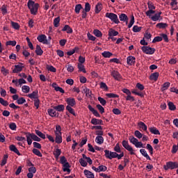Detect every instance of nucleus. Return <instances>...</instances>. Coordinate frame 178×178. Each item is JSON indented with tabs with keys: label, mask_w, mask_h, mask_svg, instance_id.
Instances as JSON below:
<instances>
[{
	"label": "nucleus",
	"mask_w": 178,
	"mask_h": 178,
	"mask_svg": "<svg viewBox=\"0 0 178 178\" xmlns=\"http://www.w3.org/2000/svg\"><path fill=\"white\" fill-rule=\"evenodd\" d=\"M120 20L121 22H126V24L129 23V22L127 21L129 20V17H127V15H126V14H121L120 15Z\"/></svg>",
	"instance_id": "nucleus-24"
},
{
	"label": "nucleus",
	"mask_w": 178,
	"mask_h": 178,
	"mask_svg": "<svg viewBox=\"0 0 178 178\" xmlns=\"http://www.w3.org/2000/svg\"><path fill=\"white\" fill-rule=\"evenodd\" d=\"M140 154H142V155L143 156H145V158H146L149 161H151V157H149V156L148 155V154L147 153V151H145V149H140Z\"/></svg>",
	"instance_id": "nucleus-29"
},
{
	"label": "nucleus",
	"mask_w": 178,
	"mask_h": 178,
	"mask_svg": "<svg viewBox=\"0 0 178 178\" xmlns=\"http://www.w3.org/2000/svg\"><path fill=\"white\" fill-rule=\"evenodd\" d=\"M79 163H80L83 168H86V166H87V165H88L87 161H86L84 159H79Z\"/></svg>",
	"instance_id": "nucleus-64"
},
{
	"label": "nucleus",
	"mask_w": 178,
	"mask_h": 178,
	"mask_svg": "<svg viewBox=\"0 0 178 178\" xmlns=\"http://www.w3.org/2000/svg\"><path fill=\"white\" fill-rule=\"evenodd\" d=\"M60 22V17H57L54 19V27H59V22Z\"/></svg>",
	"instance_id": "nucleus-34"
},
{
	"label": "nucleus",
	"mask_w": 178,
	"mask_h": 178,
	"mask_svg": "<svg viewBox=\"0 0 178 178\" xmlns=\"http://www.w3.org/2000/svg\"><path fill=\"white\" fill-rule=\"evenodd\" d=\"M60 163L63 166V172H67V173H70V172H72V170L70 168V164L69 163V162H67V160L66 159V157L65 156L60 157Z\"/></svg>",
	"instance_id": "nucleus-4"
},
{
	"label": "nucleus",
	"mask_w": 178,
	"mask_h": 178,
	"mask_svg": "<svg viewBox=\"0 0 178 178\" xmlns=\"http://www.w3.org/2000/svg\"><path fill=\"white\" fill-rule=\"evenodd\" d=\"M141 29H143V27L135 25L133 27V31L134 33H140V31H141Z\"/></svg>",
	"instance_id": "nucleus-50"
},
{
	"label": "nucleus",
	"mask_w": 178,
	"mask_h": 178,
	"mask_svg": "<svg viewBox=\"0 0 178 178\" xmlns=\"http://www.w3.org/2000/svg\"><path fill=\"white\" fill-rule=\"evenodd\" d=\"M161 15H162V12L156 13L154 16L151 17L152 20H153V22H157V20H159V17H161Z\"/></svg>",
	"instance_id": "nucleus-28"
},
{
	"label": "nucleus",
	"mask_w": 178,
	"mask_h": 178,
	"mask_svg": "<svg viewBox=\"0 0 178 178\" xmlns=\"http://www.w3.org/2000/svg\"><path fill=\"white\" fill-rule=\"evenodd\" d=\"M97 99L100 102L101 105H102L103 106H105V105H106V100H105V99L99 97Z\"/></svg>",
	"instance_id": "nucleus-55"
},
{
	"label": "nucleus",
	"mask_w": 178,
	"mask_h": 178,
	"mask_svg": "<svg viewBox=\"0 0 178 178\" xmlns=\"http://www.w3.org/2000/svg\"><path fill=\"white\" fill-rule=\"evenodd\" d=\"M7 161H8V154H5L1 163V166H5V165H6Z\"/></svg>",
	"instance_id": "nucleus-49"
},
{
	"label": "nucleus",
	"mask_w": 178,
	"mask_h": 178,
	"mask_svg": "<svg viewBox=\"0 0 178 178\" xmlns=\"http://www.w3.org/2000/svg\"><path fill=\"white\" fill-rule=\"evenodd\" d=\"M129 140L130 143L134 144V145H136V143L138 141V139L134 138V136H129Z\"/></svg>",
	"instance_id": "nucleus-46"
},
{
	"label": "nucleus",
	"mask_w": 178,
	"mask_h": 178,
	"mask_svg": "<svg viewBox=\"0 0 178 178\" xmlns=\"http://www.w3.org/2000/svg\"><path fill=\"white\" fill-rule=\"evenodd\" d=\"M118 34H119V32H118L117 31H115V29H111L108 31L109 37H115V36L118 35Z\"/></svg>",
	"instance_id": "nucleus-25"
},
{
	"label": "nucleus",
	"mask_w": 178,
	"mask_h": 178,
	"mask_svg": "<svg viewBox=\"0 0 178 178\" xmlns=\"http://www.w3.org/2000/svg\"><path fill=\"white\" fill-rule=\"evenodd\" d=\"M22 90L24 94H29V92H30V86H23Z\"/></svg>",
	"instance_id": "nucleus-39"
},
{
	"label": "nucleus",
	"mask_w": 178,
	"mask_h": 178,
	"mask_svg": "<svg viewBox=\"0 0 178 178\" xmlns=\"http://www.w3.org/2000/svg\"><path fill=\"white\" fill-rule=\"evenodd\" d=\"M100 88H104V91H108V86L104 82L100 83Z\"/></svg>",
	"instance_id": "nucleus-63"
},
{
	"label": "nucleus",
	"mask_w": 178,
	"mask_h": 178,
	"mask_svg": "<svg viewBox=\"0 0 178 178\" xmlns=\"http://www.w3.org/2000/svg\"><path fill=\"white\" fill-rule=\"evenodd\" d=\"M96 143L99 145L104 144V137L97 136L96 137Z\"/></svg>",
	"instance_id": "nucleus-36"
},
{
	"label": "nucleus",
	"mask_w": 178,
	"mask_h": 178,
	"mask_svg": "<svg viewBox=\"0 0 178 178\" xmlns=\"http://www.w3.org/2000/svg\"><path fill=\"white\" fill-rule=\"evenodd\" d=\"M159 77V72H154L149 76L150 80H153L154 81H156Z\"/></svg>",
	"instance_id": "nucleus-21"
},
{
	"label": "nucleus",
	"mask_w": 178,
	"mask_h": 178,
	"mask_svg": "<svg viewBox=\"0 0 178 178\" xmlns=\"http://www.w3.org/2000/svg\"><path fill=\"white\" fill-rule=\"evenodd\" d=\"M47 70H49V72H52V73H56V68H55L52 65H47Z\"/></svg>",
	"instance_id": "nucleus-44"
},
{
	"label": "nucleus",
	"mask_w": 178,
	"mask_h": 178,
	"mask_svg": "<svg viewBox=\"0 0 178 178\" xmlns=\"http://www.w3.org/2000/svg\"><path fill=\"white\" fill-rule=\"evenodd\" d=\"M147 6L149 8V10L146 12V15L149 16V17H151V15H154L155 13V6H154V3L152 1L147 2Z\"/></svg>",
	"instance_id": "nucleus-6"
},
{
	"label": "nucleus",
	"mask_w": 178,
	"mask_h": 178,
	"mask_svg": "<svg viewBox=\"0 0 178 178\" xmlns=\"http://www.w3.org/2000/svg\"><path fill=\"white\" fill-rule=\"evenodd\" d=\"M149 131L152 133V134H156L158 136L161 135V132H159V130H158L156 127L149 128Z\"/></svg>",
	"instance_id": "nucleus-27"
},
{
	"label": "nucleus",
	"mask_w": 178,
	"mask_h": 178,
	"mask_svg": "<svg viewBox=\"0 0 178 178\" xmlns=\"http://www.w3.org/2000/svg\"><path fill=\"white\" fill-rule=\"evenodd\" d=\"M82 8H83V7L81 6V4H77V5H76V6H75V13H76V14L80 13V10H81Z\"/></svg>",
	"instance_id": "nucleus-59"
},
{
	"label": "nucleus",
	"mask_w": 178,
	"mask_h": 178,
	"mask_svg": "<svg viewBox=\"0 0 178 178\" xmlns=\"http://www.w3.org/2000/svg\"><path fill=\"white\" fill-rule=\"evenodd\" d=\"M106 17H108L111 19V22H113L115 23V24H119L120 22L119 21V19L118 18V15L113 13H106Z\"/></svg>",
	"instance_id": "nucleus-5"
},
{
	"label": "nucleus",
	"mask_w": 178,
	"mask_h": 178,
	"mask_svg": "<svg viewBox=\"0 0 178 178\" xmlns=\"http://www.w3.org/2000/svg\"><path fill=\"white\" fill-rule=\"evenodd\" d=\"M55 141L56 144H62V135H56Z\"/></svg>",
	"instance_id": "nucleus-42"
},
{
	"label": "nucleus",
	"mask_w": 178,
	"mask_h": 178,
	"mask_svg": "<svg viewBox=\"0 0 178 178\" xmlns=\"http://www.w3.org/2000/svg\"><path fill=\"white\" fill-rule=\"evenodd\" d=\"M111 76H112L115 80H117V81H120L122 80V75H120L118 71L113 70Z\"/></svg>",
	"instance_id": "nucleus-10"
},
{
	"label": "nucleus",
	"mask_w": 178,
	"mask_h": 178,
	"mask_svg": "<svg viewBox=\"0 0 178 178\" xmlns=\"http://www.w3.org/2000/svg\"><path fill=\"white\" fill-rule=\"evenodd\" d=\"M36 55L41 56V55H42V54H44V51H42V49H41V46L37 44L36 45V48H35V51Z\"/></svg>",
	"instance_id": "nucleus-17"
},
{
	"label": "nucleus",
	"mask_w": 178,
	"mask_h": 178,
	"mask_svg": "<svg viewBox=\"0 0 178 178\" xmlns=\"http://www.w3.org/2000/svg\"><path fill=\"white\" fill-rule=\"evenodd\" d=\"M127 62L128 65H134L136 63V57L129 56L127 58Z\"/></svg>",
	"instance_id": "nucleus-18"
},
{
	"label": "nucleus",
	"mask_w": 178,
	"mask_h": 178,
	"mask_svg": "<svg viewBox=\"0 0 178 178\" xmlns=\"http://www.w3.org/2000/svg\"><path fill=\"white\" fill-rule=\"evenodd\" d=\"M67 67V72H70V73H72V72H74V67L72 66L69 63H67V65L65 66Z\"/></svg>",
	"instance_id": "nucleus-53"
},
{
	"label": "nucleus",
	"mask_w": 178,
	"mask_h": 178,
	"mask_svg": "<svg viewBox=\"0 0 178 178\" xmlns=\"http://www.w3.org/2000/svg\"><path fill=\"white\" fill-rule=\"evenodd\" d=\"M156 27H158L159 29H166V27H168V24L166 23H159L156 24Z\"/></svg>",
	"instance_id": "nucleus-51"
},
{
	"label": "nucleus",
	"mask_w": 178,
	"mask_h": 178,
	"mask_svg": "<svg viewBox=\"0 0 178 178\" xmlns=\"http://www.w3.org/2000/svg\"><path fill=\"white\" fill-rule=\"evenodd\" d=\"M66 110L71 113V115H73V116H76V113L74 112V109L72 108L71 106H67Z\"/></svg>",
	"instance_id": "nucleus-35"
},
{
	"label": "nucleus",
	"mask_w": 178,
	"mask_h": 178,
	"mask_svg": "<svg viewBox=\"0 0 178 178\" xmlns=\"http://www.w3.org/2000/svg\"><path fill=\"white\" fill-rule=\"evenodd\" d=\"M0 104H1V105H3V106H8V105H9V102H8V101L3 99V98L0 97Z\"/></svg>",
	"instance_id": "nucleus-56"
},
{
	"label": "nucleus",
	"mask_w": 178,
	"mask_h": 178,
	"mask_svg": "<svg viewBox=\"0 0 178 178\" xmlns=\"http://www.w3.org/2000/svg\"><path fill=\"white\" fill-rule=\"evenodd\" d=\"M76 51H79V47H75L72 50L67 51V55H68V56H72V55H73L76 52Z\"/></svg>",
	"instance_id": "nucleus-58"
},
{
	"label": "nucleus",
	"mask_w": 178,
	"mask_h": 178,
	"mask_svg": "<svg viewBox=\"0 0 178 178\" xmlns=\"http://www.w3.org/2000/svg\"><path fill=\"white\" fill-rule=\"evenodd\" d=\"M122 144L124 148L130 152L131 155H136V153H134V149H133V147L129 145V142L127 140H123Z\"/></svg>",
	"instance_id": "nucleus-8"
},
{
	"label": "nucleus",
	"mask_w": 178,
	"mask_h": 178,
	"mask_svg": "<svg viewBox=\"0 0 178 178\" xmlns=\"http://www.w3.org/2000/svg\"><path fill=\"white\" fill-rule=\"evenodd\" d=\"M32 152L35 155H37V156H40V158H42V154H41V152H40L38 149L34 148L33 149Z\"/></svg>",
	"instance_id": "nucleus-38"
},
{
	"label": "nucleus",
	"mask_w": 178,
	"mask_h": 178,
	"mask_svg": "<svg viewBox=\"0 0 178 178\" xmlns=\"http://www.w3.org/2000/svg\"><path fill=\"white\" fill-rule=\"evenodd\" d=\"M27 97H29V98H31V99H38V90H35L32 93L28 94Z\"/></svg>",
	"instance_id": "nucleus-14"
},
{
	"label": "nucleus",
	"mask_w": 178,
	"mask_h": 178,
	"mask_svg": "<svg viewBox=\"0 0 178 178\" xmlns=\"http://www.w3.org/2000/svg\"><path fill=\"white\" fill-rule=\"evenodd\" d=\"M27 6L30 10L31 15H35L38 13V8H40V4H38V3H35L33 0H29Z\"/></svg>",
	"instance_id": "nucleus-2"
},
{
	"label": "nucleus",
	"mask_w": 178,
	"mask_h": 178,
	"mask_svg": "<svg viewBox=\"0 0 178 178\" xmlns=\"http://www.w3.org/2000/svg\"><path fill=\"white\" fill-rule=\"evenodd\" d=\"M1 73H3V76H6V75L9 74V70H7L3 66L1 67Z\"/></svg>",
	"instance_id": "nucleus-57"
},
{
	"label": "nucleus",
	"mask_w": 178,
	"mask_h": 178,
	"mask_svg": "<svg viewBox=\"0 0 178 178\" xmlns=\"http://www.w3.org/2000/svg\"><path fill=\"white\" fill-rule=\"evenodd\" d=\"M134 136H136L137 138H143V134L138 130L135 131Z\"/></svg>",
	"instance_id": "nucleus-61"
},
{
	"label": "nucleus",
	"mask_w": 178,
	"mask_h": 178,
	"mask_svg": "<svg viewBox=\"0 0 178 178\" xmlns=\"http://www.w3.org/2000/svg\"><path fill=\"white\" fill-rule=\"evenodd\" d=\"M141 49L143 52H144V54H147V55H152L153 54H155V49L148 46H143Z\"/></svg>",
	"instance_id": "nucleus-9"
},
{
	"label": "nucleus",
	"mask_w": 178,
	"mask_h": 178,
	"mask_svg": "<svg viewBox=\"0 0 178 178\" xmlns=\"http://www.w3.org/2000/svg\"><path fill=\"white\" fill-rule=\"evenodd\" d=\"M170 87V82H165L163 84L162 88H161V91L163 92L165 90H168Z\"/></svg>",
	"instance_id": "nucleus-32"
},
{
	"label": "nucleus",
	"mask_w": 178,
	"mask_h": 178,
	"mask_svg": "<svg viewBox=\"0 0 178 178\" xmlns=\"http://www.w3.org/2000/svg\"><path fill=\"white\" fill-rule=\"evenodd\" d=\"M93 34L96 36V37H101L102 35V32H101V31L98 30V29H95L93 31Z\"/></svg>",
	"instance_id": "nucleus-54"
},
{
	"label": "nucleus",
	"mask_w": 178,
	"mask_h": 178,
	"mask_svg": "<svg viewBox=\"0 0 178 178\" xmlns=\"http://www.w3.org/2000/svg\"><path fill=\"white\" fill-rule=\"evenodd\" d=\"M24 103H26V99H24V97H19L17 100V104H18V105H23Z\"/></svg>",
	"instance_id": "nucleus-48"
},
{
	"label": "nucleus",
	"mask_w": 178,
	"mask_h": 178,
	"mask_svg": "<svg viewBox=\"0 0 178 178\" xmlns=\"http://www.w3.org/2000/svg\"><path fill=\"white\" fill-rule=\"evenodd\" d=\"M53 154L56 159H59V156H60V154H62V150H60V149H56Z\"/></svg>",
	"instance_id": "nucleus-30"
},
{
	"label": "nucleus",
	"mask_w": 178,
	"mask_h": 178,
	"mask_svg": "<svg viewBox=\"0 0 178 178\" xmlns=\"http://www.w3.org/2000/svg\"><path fill=\"white\" fill-rule=\"evenodd\" d=\"M162 41V38L161 36H156L152 40L153 44H155V42H161Z\"/></svg>",
	"instance_id": "nucleus-62"
},
{
	"label": "nucleus",
	"mask_w": 178,
	"mask_h": 178,
	"mask_svg": "<svg viewBox=\"0 0 178 178\" xmlns=\"http://www.w3.org/2000/svg\"><path fill=\"white\" fill-rule=\"evenodd\" d=\"M9 148H10V151H12L13 152H15L19 156H20V155H22V154H20V152H19V149H17V147L15 145H10L9 146Z\"/></svg>",
	"instance_id": "nucleus-15"
},
{
	"label": "nucleus",
	"mask_w": 178,
	"mask_h": 178,
	"mask_svg": "<svg viewBox=\"0 0 178 178\" xmlns=\"http://www.w3.org/2000/svg\"><path fill=\"white\" fill-rule=\"evenodd\" d=\"M88 108L89 109V111H90V112H92V113H93L94 115L96 116V118H100L101 115H99V113H98V111L97 110H95L94 108H92V106L91 105H88Z\"/></svg>",
	"instance_id": "nucleus-13"
},
{
	"label": "nucleus",
	"mask_w": 178,
	"mask_h": 178,
	"mask_svg": "<svg viewBox=\"0 0 178 178\" xmlns=\"http://www.w3.org/2000/svg\"><path fill=\"white\" fill-rule=\"evenodd\" d=\"M68 106H74L76 105V100L74 98H67L66 100Z\"/></svg>",
	"instance_id": "nucleus-19"
},
{
	"label": "nucleus",
	"mask_w": 178,
	"mask_h": 178,
	"mask_svg": "<svg viewBox=\"0 0 178 178\" xmlns=\"http://www.w3.org/2000/svg\"><path fill=\"white\" fill-rule=\"evenodd\" d=\"M90 123L92 124H95V125H97V124H102V120H98L97 118H92L90 121Z\"/></svg>",
	"instance_id": "nucleus-26"
},
{
	"label": "nucleus",
	"mask_w": 178,
	"mask_h": 178,
	"mask_svg": "<svg viewBox=\"0 0 178 178\" xmlns=\"http://www.w3.org/2000/svg\"><path fill=\"white\" fill-rule=\"evenodd\" d=\"M78 69L79 72H83V73H87V71L86 70V68L84 67V65L83 64H78Z\"/></svg>",
	"instance_id": "nucleus-37"
},
{
	"label": "nucleus",
	"mask_w": 178,
	"mask_h": 178,
	"mask_svg": "<svg viewBox=\"0 0 178 178\" xmlns=\"http://www.w3.org/2000/svg\"><path fill=\"white\" fill-rule=\"evenodd\" d=\"M85 176L87 178H94V173H92L91 171L88 170H85L83 172Z\"/></svg>",
	"instance_id": "nucleus-22"
},
{
	"label": "nucleus",
	"mask_w": 178,
	"mask_h": 178,
	"mask_svg": "<svg viewBox=\"0 0 178 178\" xmlns=\"http://www.w3.org/2000/svg\"><path fill=\"white\" fill-rule=\"evenodd\" d=\"M102 10V3H98L95 6V13L98 14L99 12Z\"/></svg>",
	"instance_id": "nucleus-31"
},
{
	"label": "nucleus",
	"mask_w": 178,
	"mask_h": 178,
	"mask_svg": "<svg viewBox=\"0 0 178 178\" xmlns=\"http://www.w3.org/2000/svg\"><path fill=\"white\" fill-rule=\"evenodd\" d=\"M35 131V134H37V136H38V137H40V138L45 140V134H42V132H41L40 131H38L37 129Z\"/></svg>",
	"instance_id": "nucleus-43"
},
{
	"label": "nucleus",
	"mask_w": 178,
	"mask_h": 178,
	"mask_svg": "<svg viewBox=\"0 0 178 178\" xmlns=\"http://www.w3.org/2000/svg\"><path fill=\"white\" fill-rule=\"evenodd\" d=\"M83 92L86 93V97H91V95H92V92L91 90H90V89L87 88L83 89Z\"/></svg>",
	"instance_id": "nucleus-47"
},
{
	"label": "nucleus",
	"mask_w": 178,
	"mask_h": 178,
	"mask_svg": "<svg viewBox=\"0 0 178 178\" xmlns=\"http://www.w3.org/2000/svg\"><path fill=\"white\" fill-rule=\"evenodd\" d=\"M25 134L26 135V141L28 143V145H31L33 141H41V138H40L37 135L35 134H30L29 132H26Z\"/></svg>",
	"instance_id": "nucleus-3"
},
{
	"label": "nucleus",
	"mask_w": 178,
	"mask_h": 178,
	"mask_svg": "<svg viewBox=\"0 0 178 178\" xmlns=\"http://www.w3.org/2000/svg\"><path fill=\"white\" fill-rule=\"evenodd\" d=\"M53 108L58 112H63V111H65V105L63 104H60V105L54 106Z\"/></svg>",
	"instance_id": "nucleus-23"
},
{
	"label": "nucleus",
	"mask_w": 178,
	"mask_h": 178,
	"mask_svg": "<svg viewBox=\"0 0 178 178\" xmlns=\"http://www.w3.org/2000/svg\"><path fill=\"white\" fill-rule=\"evenodd\" d=\"M62 31H66L67 34H72L73 33V29L69 25H65Z\"/></svg>",
	"instance_id": "nucleus-20"
},
{
	"label": "nucleus",
	"mask_w": 178,
	"mask_h": 178,
	"mask_svg": "<svg viewBox=\"0 0 178 178\" xmlns=\"http://www.w3.org/2000/svg\"><path fill=\"white\" fill-rule=\"evenodd\" d=\"M114 151L115 152H111L108 149L104 150L105 156L108 159H113V158H118V159H122L124 156V153L122 152L120 149V146L119 143H117L114 147Z\"/></svg>",
	"instance_id": "nucleus-1"
},
{
	"label": "nucleus",
	"mask_w": 178,
	"mask_h": 178,
	"mask_svg": "<svg viewBox=\"0 0 178 178\" xmlns=\"http://www.w3.org/2000/svg\"><path fill=\"white\" fill-rule=\"evenodd\" d=\"M24 69V66L17 65H15V69L13 70V73H19Z\"/></svg>",
	"instance_id": "nucleus-16"
},
{
	"label": "nucleus",
	"mask_w": 178,
	"mask_h": 178,
	"mask_svg": "<svg viewBox=\"0 0 178 178\" xmlns=\"http://www.w3.org/2000/svg\"><path fill=\"white\" fill-rule=\"evenodd\" d=\"M11 25L13 29H15V30H19L20 29V25L17 22H11Z\"/></svg>",
	"instance_id": "nucleus-45"
},
{
	"label": "nucleus",
	"mask_w": 178,
	"mask_h": 178,
	"mask_svg": "<svg viewBox=\"0 0 178 178\" xmlns=\"http://www.w3.org/2000/svg\"><path fill=\"white\" fill-rule=\"evenodd\" d=\"M106 97H108V98H119V95L115 93H106Z\"/></svg>",
	"instance_id": "nucleus-52"
},
{
	"label": "nucleus",
	"mask_w": 178,
	"mask_h": 178,
	"mask_svg": "<svg viewBox=\"0 0 178 178\" xmlns=\"http://www.w3.org/2000/svg\"><path fill=\"white\" fill-rule=\"evenodd\" d=\"M39 42H44V44H49L48 40H47V36L45 35H40L37 38Z\"/></svg>",
	"instance_id": "nucleus-12"
},
{
	"label": "nucleus",
	"mask_w": 178,
	"mask_h": 178,
	"mask_svg": "<svg viewBox=\"0 0 178 178\" xmlns=\"http://www.w3.org/2000/svg\"><path fill=\"white\" fill-rule=\"evenodd\" d=\"M168 106L170 111H176V106H175V104H173V102H168Z\"/></svg>",
	"instance_id": "nucleus-41"
},
{
	"label": "nucleus",
	"mask_w": 178,
	"mask_h": 178,
	"mask_svg": "<svg viewBox=\"0 0 178 178\" xmlns=\"http://www.w3.org/2000/svg\"><path fill=\"white\" fill-rule=\"evenodd\" d=\"M48 113L51 118H58L59 116V113L56 112L55 108L48 109Z\"/></svg>",
	"instance_id": "nucleus-11"
},
{
	"label": "nucleus",
	"mask_w": 178,
	"mask_h": 178,
	"mask_svg": "<svg viewBox=\"0 0 178 178\" xmlns=\"http://www.w3.org/2000/svg\"><path fill=\"white\" fill-rule=\"evenodd\" d=\"M102 55L104 56V58H111L113 54H112L111 51H104Z\"/></svg>",
	"instance_id": "nucleus-40"
},
{
	"label": "nucleus",
	"mask_w": 178,
	"mask_h": 178,
	"mask_svg": "<svg viewBox=\"0 0 178 178\" xmlns=\"http://www.w3.org/2000/svg\"><path fill=\"white\" fill-rule=\"evenodd\" d=\"M178 163L177 162L169 161L166 163L165 165H163V169L168 170V169H177Z\"/></svg>",
	"instance_id": "nucleus-7"
},
{
	"label": "nucleus",
	"mask_w": 178,
	"mask_h": 178,
	"mask_svg": "<svg viewBox=\"0 0 178 178\" xmlns=\"http://www.w3.org/2000/svg\"><path fill=\"white\" fill-rule=\"evenodd\" d=\"M138 126H139L140 129H143L144 131H147V125L145 124V123L140 122L138 123Z\"/></svg>",
	"instance_id": "nucleus-33"
},
{
	"label": "nucleus",
	"mask_w": 178,
	"mask_h": 178,
	"mask_svg": "<svg viewBox=\"0 0 178 178\" xmlns=\"http://www.w3.org/2000/svg\"><path fill=\"white\" fill-rule=\"evenodd\" d=\"M90 10H91V5H90V3L87 2L85 4L84 11L85 12H90Z\"/></svg>",
	"instance_id": "nucleus-60"
}]
</instances>
